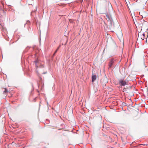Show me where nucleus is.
<instances>
[{
    "mask_svg": "<svg viewBox=\"0 0 148 148\" xmlns=\"http://www.w3.org/2000/svg\"><path fill=\"white\" fill-rule=\"evenodd\" d=\"M96 78V75L94 74H92V82H94Z\"/></svg>",
    "mask_w": 148,
    "mask_h": 148,
    "instance_id": "20e7f679",
    "label": "nucleus"
},
{
    "mask_svg": "<svg viewBox=\"0 0 148 148\" xmlns=\"http://www.w3.org/2000/svg\"><path fill=\"white\" fill-rule=\"evenodd\" d=\"M38 62V61L37 60H36L34 61V62L35 63V65L36 66L37 68L38 67V66H37V64Z\"/></svg>",
    "mask_w": 148,
    "mask_h": 148,
    "instance_id": "6e6552de",
    "label": "nucleus"
},
{
    "mask_svg": "<svg viewBox=\"0 0 148 148\" xmlns=\"http://www.w3.org/2000/svg\"><path fill=\"white\" fill-rule=\"evenodd\" d=\"M116 34L117 37L120 40H123V34L121 30L116 32Z\"/></svg>",
    "mask_w": 148,
    "mask_h": 148,
    "instance_id": "f257e3e1",
    "label": "nucleus"
},
{
    "mask_svg": "<svg viewBox=\"0 0 148 148\" xmlns=\"http://www.w3.org/2000/svg\"><path fill=\"white\" fill-rule=\"evenodd\" d=\"M106 19L108 21H111V20L112 19L111 17L108 14H106Z\"/></svg>",
    "mask_w": 148,
    "mask_h": 148,
    "instance_id": "423d86ee",
    "label": "nucleus"
},
{
    "mask_svg": "<svg viewBox=\"0 0 148 148\" xmlns=\"http://www.w3.org/2000/svg\"><path fill=\"white\" fill-rule=\"evenodd\" d=\"M108 80L107 78L106 77H104L102 78L101 80V82L103 84V85L104 86L106 85V84L107 83Z\"/></svg>",
    "mask_w": 148,
    "mask_h": 148,
    "instance_id": "f03ea898",
    "label": "nucleus"
},
{
    "mask_svg": "<svg viewBox=\"0 0 148 148\" xmlns=\"http://www.w3.org/2000/svg\"><path fill=\"white\" fill-rule=\"evenodd\" d=\"M46 73H47V72H44V73H43V74H46Z\"/></svg>",
    "mask_w": 148,
    "mask_h": 148,
    "instance_id": "9b49d317",
    "label": "nucleus"
},
{
    "mask_svg": "<svg viewBox=\"0 0 148 148\" xmlns=\"http://www.w3.org/2000/svg\"><path fill=\"white\" fill-rule=\"evenodd\" d=\"M60 46H59L58 47V48H57V49H56V51H55V53H56L57 51H58V50L59 48H60Z\"/></svg>",
    "mask_w": 148,
    "mask_h": 148,
    "instance_id": "1a4fd4ad",
    "label": "nucleus"
},
{
    "mask_svg": "<svg viewBox=\"0 0 148 148\" xmlns=\"http://www.w3.org/2000/svg\"><path fill=\"white\" fill-rule=\"evenodd\" d=\"M56 53H55V52H54V54H53V56H54V55H55V54Z\"/></svg>",
    "mask_w": 148,
    "mask_h": 148,
    "instance_id": "f8f14e48",
    "label": "nucleus"
},
{
    "mask_svg": "<svg viewBox=\"0 0 148 148\" xmlns=\"http://www.w3.org/2000/svg\"><path fill=\"white\" fill-rule=\"evenodd\" d=\"M114 63L113 59H112L110 62L109 64V68H110L112 67L113 63Z\"/></svg>",
    "mask_w": 148,
    "mask_h": 148,
    "instance_id": "39448f33",
    "label": "nucleus"
},
{
    "mask_svg": "<svg viewBox=\"0 0 148 148\" xmlns=\"http://www.w3.org/2000/svg\"><path fill=\"white\" fill-rule=\"evenodd\" d=\"M119 82L121 86H124L127 84V82L126 81H124L121 79L119 80Z\"/></svg>",
    "mask_w": 148,
    "mask_h": 148,
    "instance_id": "7ed1b4c3",
    "label": "nucleus"
},
{
    "mask_svg": "<svg viewBox=\"0 0 148 148\" xmlns=\"http://www.w3.org/2000/svg\"><path fill=\"white\" fill-rule=\"evenodd\" d=\"M140 37V38L141 39L143 40L145 38V34L144 33H143L142 35L140 34V35H138L139 37Z\"/></svg>",
    "mask_w": 148,
    "mask_h": 148,
    "instance_id": "0eeeda50",
    "label": "nucleus"
},
{
    "mask_svg": "<svg viewBox=\"0 0 148 148\" xmlns=\"http://www.w3.org/2000/svg\"><path fill=\"white\" fill-rule=\"evenodd\" d=\"M8 92V91L7 90V89H6V88H5V90L4 91V93H6Z\"/></svg>",
    "mask_w": 148,
    "mask_h": 148,
    "instance_id": "9d476101",
    "label": "nucleus"
},
{
    "mask_svg": "<svg viewBox=\"0 0 148 148\" xmlns=\"http://www.w3.org/2000/svg\"><path fill=\"white\" fill-rule=\"evenodd\" d=\"M142 145V144H140V145Z\"/></svg>",
    "mask_w": 148,
    "mask_h": 148,
    "instance_id": "ddd939ff",
    "label": "nucleus"
}]
</instances>
